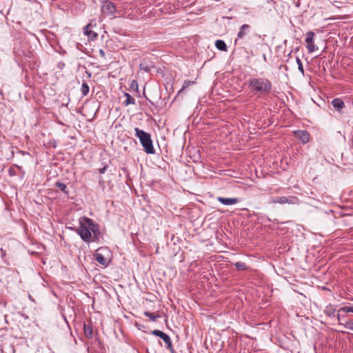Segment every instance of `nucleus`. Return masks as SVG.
Here are the masks:
<instances>
[{
    "label": "nucleus",
    "instance_id": "2",
    "mask_svg": "<svg viewBox=\"0 0 353 353\" xmlns=\"http://www.w3.org/2000/svg\"><path fill=\"white\" fill-rule=\"evenodd\" d=\"M248 86L252 92L260 94H268L271 92L272 88L271 81L263 77L250 79Z\"/></svg>",
    "mask_w": 353,
    "mask_h": 353
},
{
    "label": "nucleus",
    "instance_id": "17",
    "mask_svg": "<svg viewBox=\"0 0 353 353\" xmlns=\"http://www.w3.org/2000/svg\"><path fill=\"white\" fill-rule=\"evenodd\" d=\"M124 96L126 97V99L124 101V104L125 105L135 103V99L129 93L125 92Z\"/></svg>",
    "mask_w": 353,
    "mask_h": 353
},
{
    "label": "nucleus",
    "instance_id": "4",
    "mask_svg": "<svg viewBox=\"0 0 353 353\" xmlns=\"http://www.w3.org/2000/svg\"><path fill=\"white\" fill-rule=\"evenodd\" d=\"M271 203H279V204H292V205H297L299 203V199L296 196H276L270 198Z\"/></svg>",
    "mask_w": 353,
    "mask_h": 353
},
{
    "label": "nucleus",
    "instance_id": "30",
    "mask_svg": "<svg viewBox=\"0 0 353 353\" xmlns=\"http://www.w3.org/2000/svg\"><path fill=\"white\" fill-rule=\"evenodd\" d=\"M12 174H13V172H11V173H10V175L12 176Z\"/></svg>",
    "mask_w": 353,
    "mask_h": 353
},
{
    "label": "nucleus",
    "instance_id": "25",
    "mask_svg": "<svg viewBox=\"0 0 353 353\" xmlns=\"http://www.w3.org/2000/svg\"><path fill=\"white\" fill-rule=\"evenodd\" d=\"M144 315L150 318V319L152 321H155L157 319V316L154 315L153 313L150 312H145Z\"/></svg>",
    "mask_w": 353,
    "mask_h": 353
},
{
    "label": "nucleus",
    "instance_id": "10",
    "mask_svg": "<svg viewBox=\"0 0 353 353\" xmlns=\"http://www.w3.org/2000/svg\"><path fill=\"white\" fill-rule=\"evenodd\" d=\"M217 200L225 205H232L239 202V199L237 198H224L219 196Z\"/></svg>",
    "mask_w": 353,
    "mask_h": 353
},
{
    "label": "nucleus",
    "instance_id": "18",
    "mask_svg": "<svg viewBox=\"0 0 353 353\" xmlns=\"http://www.w3.org/2000/svg\"><path fill=\"white\" fill-rule=\"evenodd\" d=\"M195 82L193 81H185L183 84L182 85V88L178 92L177 95L180 94L183 90L188 88L190 85L194 84Z\"/></svg>",
    "mask_w": 353,
    "mask_h": 353
},
{
    "label": "nucleus",
    "instance_id": "1",
    "mask_svg": "<svg viewBox=\"0 0 353 353\" xmlns=\"http://www.w3.org/2000/svg\"><path fill=\"white\" fill-rule=\"evenodd\" d=\"M77 234L84 241L89 243L92 241V232L96 234L99 232V227L94 221L88 217L79 219V227L77 230Z\"/></svg>",
    "mask_w": 353,
    "mask_h": 353
},
{
    "label": "nucleus",
    "instance_id": "16",
    "mask_svg": "<svg viewBox=\"0 0 353 353\" xmlns=\"http://www.w3.org/2000/svg\"><path fill=\"white\" fill-rule=\"evenodd\" d=\"M56 187H57L61 192H64L65 194H69V191L68 190L67 186L65 183L57 181L55 183Z\"/></svg>",
    "mask_w": 353,
    "mask_h": 353
},
{
    "label": "nucleus",
    "instance_id": "28",
    "mask_svg": "<svg viewBox=\"0 0 353 353\" xmlns=\"http://www.w3.org/2000/svg\"><path fill=\"white\" fill-rule=\"evenodd\" d=\"M335 316H336V319H337V320H338L339 323H341V316H340L339 314H337Z\"/></svg>",
    "mask_w": 353,
    "mask_h": 353
},
{
    "label": "nucleus",
    "instance_id": "11",
    "mask_svg": "<svg viewBox=\"0 0 353 353\" xmlns=\"http://www.w3.org/2000/svg\"><path fill=\"white\" fill-rule=\"evenodd\" d=\"M92 27V25L90 22L84 28V34L92 39H95L97 37L98 34L91 30Z\"/></svg>",
    "mask_w": 353,
    "mask_h": 353
},
{
    "label": "nucleus",
    "instance_id": "22",
    "mask_svg": "<svg viewBox=\"0 0 353 353\" xmlns=\"http://www.w3.org/2000/svg\"><path fill=\"white\" fill-rule=\"evenodd\" d=\"M340 325L353 331V321H346L345 323H340Z\"/></svg>",
    "mask_w": 353,
    "mask_h": 353
},
{
    "label": "nucleus",
    "instance_id": "32",
    "mask_svg": "<svg viewBox=\"0 0 353 353\" xmlns=\"http://www.w3.org/2000/svg\"><path fill=\"white\" fill-rule=\"evenodd\" d=\"M12 174H13V172H11V173H10V175L12 176Z\"/></svg>",
    "mask_w": 353,
    "mask_h": 353
},
{
    "label": "nucleus",
    "instance_id": "5",
    "mask_svg": "<svg viewBox=\"0 0 353 353\" xmlns=\"http://www.w3.org/2000/svg\"><path fill=\"white\" fill-rule=\"evenodd\" d=\"M314 32L310 31L306 33L305 43L307 44V49L309 53H312L318 50V48L314 44Z\"/></svg>",
    "mask_w": 353,
    "mask_h": 353
},
{
    "label": "nucleus",
    "instance_id": "31",
    "mask_svg": "<svg viewBox=\"0 0 353 353\" xmlns=\"http://www.w3.org/2000/svg\"><path fill=\"white\" fill-rule=\"evenodd\" d=\"M12 174H13V172H11V173H10V175L12 176Z\"/></svg>",
    "mask_w": 353,
    "mask_h": 353
},
{
    "label": "nucleus",
    "instance_id": "9",
    "mask_svg": "<svg viewBox=\"0 0 353 353\" xmlns=\"http://www.w3.org/2000/svg\"><path fill=\"white\" fill-rule=\"evenodd\" d=\"M295 137L302 141L303 143H307L310 139V134L305 130H296L294 132Z\"/></svg>",
    "mask_w": 353,
    "mask_h": 353
},
{
    "label": "nucleus",
    "instance_id": "8",
    "mask_svg": "<svg viewBox=\"0 0 353 353\" xmlns=\"http://www.w3.org/2000/svg\"><path fill=\"white\" fill-rule=\"evenodd\" d=\"M250 30V26L248 24H243L240 27L239 31L237 34V38L234 40V44L236 46L240 44L239 40L243 39Z\"/></svg>",
    "mask_w": 353,
    "mask_h": 353
},
{
    "label": "nucleus",
    "instance_id": "3",
    "mask_svg": "<svg viewBox=\"0 0 353 353\" xmlns=\"http://www.w3.org/2000/svg\"><path fill=\"white\" fill-rule=\"evenodd\" d=\"M134 131L135 135L139 138L145 152L148 154H154L155 152V150L153 147L151 135L138 128H135Z\"/></svg>",
    "mask_w": 353,
    "mask_h": 353
},
{
    "label": "nucleus",
    "instance_id": "24",
    "mask_svg": "<svg viewBox=\"0 0 353 353\" xmlns=\"http://www.w3.org/2000/svg\"><path fill=\"white\" fill-rule=\"evenodd\" d=\"M296 63L298 65L299 70L301 72V74H304V69H303V66L301 60L299 57H296Z\"/></svg>",
    "mask_w": 353,
    "mask_h": 353
},
{
    "label": "nucleus",
    "instance_id": "15",
    "mask_svg": "<svg viewBox=\"0 0 353 353\" xmlns=\"http://www.w3.org/2000/svg\"><path fill=\"white\" fill-rule=\"evenodd\" d=\"M215 46L219 50L227 51V46H226L225 41L223 40H217L215 42Z\"/></svg>",
    "mask_w": 353,
    "mask_h": 353
},
{
    "label": "nucleus",
    "instance_id": "14",
    "mask_svg": "<svg viewBox=\"0 0 353 353\" xmlns=\"http://www.w3.org/2000/svg\"><path fill=\"white\" fill-rule=\"evenodd\" d=\"M335 312L336 309L332 305H327L324 310V313L330 317L335 316Z\"/></svg>",
    "mask_w": 353,
    "mask_h": 353
},
{
    "label": "nucleus",
    "instance_id": "26",
    "mask_svg": "<svg viewBox=\"0 0 353 353\" xmlns=\"http://www.w3.org/2000/svg\"><path fill=\"white\" fill-rule=\"evenodd\" d=\"M139 69H140L141 70H143V71H145V72H150V67H149L147 64L143 63H140V65H139Z\"/></svg>",
    "mask_w": 353,
    "mask_h": 353
},
{
    "label": "nucleus",
    "instance_id": "13",
    "mask_svg": "<svg viewBox=\"0 0 353 353\" xmlns=\"http://www.w3.org/2000/svg\"><path fill=\"white\" fill-rule=\"evenodd\" d=\"M332 105L336 110H340L343 108L344 103L342 99L339 98H335L332 100Z\"/></svg>",
    "mask_w": 353,
    "mask_h": 353
},
{
    "label": "nucleus",
    "instance_id": "12",
    "mask_svg": "<svg viewBox=\"0 0 353 353\" xmlns=\"http://www.w3.org/2000/svg\"><path fill=\"white\" fill-rule=\"evenodd\" d=\"M95 260L97 261V263L105 267H106L108 265V259L105 258L101 253H96Z\"/></svg>",
    "mask_w": 353,
    "mask_h": 353
},
{
    "label": "nucleus",
    "instance_id": "6",
    "mask_svg": "<svg viewBox=\"0 0 353 353\" xmlns=\"http://www.w3.org/2000/svg\"><path fill=\"white\" fill-rule=\"evenodd\" d=\"M101 12L106 15H112L116 12V7L110 1H105L101 6Z\"/></svg>",
    "mask_w": 353,
    "mask_h": 353
},
{
    "label": "nucleus",
    "instance_id": "20",
    "mask_svg": "<svg viewBox=\"0 0 353 353\" xmlns=\"http://www.w3.org/2000/svg\"><path fill=\"white\" fill-rule=\"evenodd\" d=\"M89 90H90L89 85H88L87 83L83 82L81 85V92L82 96L83 97L86 96L88 94Z\"/></svg>",
    "mask_w": 353,
    "mask_h": 353
},
{
    "label": "nucleus",
    "instance_id": "27",
    "mask_svg": "<svg viewBox=\"0 0 353 353\" xmlns=\"http://www.w3.org/2000/svg\"><path fill=\"white\" fill-rule=\"evenodd\" d=\"M99 54L102 57H105V52L103 51V50L101 49L99 50Z\"/></svg>",
    "mask_w": 353,
    "mask_h": 353
},
{
    "label": "nucleus",
    "instance_id": "23",
    "mask_svg": "<svg viewBox=\"0 0 353 353\" xmlns=\"http://www.w3.org/2000/svg\"><path fill=\"white\" fill-rule=\"evenodd\" d=\"M338 312H352L353 313V305L342 307L339 309V310Z\"/></svg>",
    "mask_w": 353,
    "mask_h": 353
},
{
    "label": "nucleus",
    "instance_id": "21",
    "mask_svg": "<svg viewBox=\"0 0 353 353\" xmlns=\"http://www.w3.org/2000/svg\"><path fill=\"white\" fill-rule=\"evenodd\" d=\"M234 265L239 270H245L248 268L246 264L243 262H236Z\"/></svg>",
    "mask_w": 353,
    "mask_h": 353
},
{
    "label": "nucleus",
    "instance_id": "19",
    "mask_svg": "<svg viewBox=\"0 0 353 353\" xmlns=\"http://www.w3.org/2000/svg\"><path fill=\"white\" fill-rule=\"evenodd\" d=\"M84 333L88 338L91 339L93 334L92 327L84 324Z\"/></svg>",
    "mask_w": 353,
    "mask_h": 353
},
{
    "label": "nucleus",
    "instance_id": "29",
    "mask_svg": "<svg viewBox=\"0 0 353 353\" xmlns=\"http://www.w3.org/2000/svg\"><path fill=\"white\" fill-rule=\"evenodd\" d=\"M104 170H105V168L100 171V173H103Z\"/></svg>",
    "mask_w": 353,
    "mask_h": 353
},
{
    "label": "nucleus",
    "instance_id": "7",
    "mask_svg": "<svg viewBox=\"0 0 353 353\" xmlns=\"http://www.w3.org/2000/svg\"><path fill=\"white\" fill-rule=\"evenodd\" d=\"M152 334L156 336L160 337L163 339V341L165 342V343L167 345L168 349L172 350V343L170 337L163 332L159 330H154L152 332Z\"/></svg>",
    "mask_w": 353,
    "mask_h": 353
}]
</instances>
